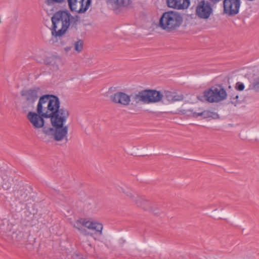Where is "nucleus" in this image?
<instances>
[{
  "label": "nucleus",
  "mask_w": 259,
  "mask_h": 259,
  "mask_svg": "<svg viewBox=\"0 0 259 259\" xmlns=\"http://www.w3.org/2000/svg\"><path fill=\"white\" fill-rule=\"evenodd\" d=\"M59 97L53 94L41 96L36 107V112L29 111L27 118L35 128H42L46 136H51L55 141L66 138L68 126L64 125L69 116V111L60 107Z\"/></svg>",
  "instance_id": "f257e3e1"
},
{
  "label": "nucleus",
  "mask_w": 259,
  "mask_h": 259,
  "mask_svg": "<svg viewBox=\"0 0 259 259\" xmlns=\"http://www.w3.org/2000/svg\"><path fill=\"white\" fill-rule=\"evenodd\" d=\"M183 22V17L178 12L169 11L161 15L159 25L163 30L171 32L178 29Z\"/></svg>",
  "instance_id": "f03ea898"
},
{
  "label": "nucleus",
  "mask_w": 259,
  "mask_h": 259,
  "mask_svg": "<svg viewBox=\"0 0 259 259\" xmlns=\"http://www.w3.org/2000/svg\"><path fill=\"white\" fill-rule=\"evenodd\" d=\"M204 99L209 103H217L226 99L227 94L222 84H215L211 88L204 91L203 93Z\"/></svg>",
  "instance_id": "7ed1b4c3"
},
{
  "label": "nucleus",
  "mask_w": 259,
  "mask_h": 259,
  "mask_svg": "<svg viewBox=\"0 0 259 259\" xmlns=\"http://www.w3.org/2000/svg\"><path fill=\"white\" fill-rule=\"evenodd\" d=\"M40 88L34 87L28 90H23L20 94L24 97V103L22 108L24 113L31 111L34 108V104L38 97V92Z\"/></svg>",
  "instance_id": "20e7f679"
},
{
  "label": "nucleus",
  "mask_w": 259,
  "mask_h": 259,
  "mask_svg": "<svg viewBox=\"0 0 259 259\" xmlns=\"http://www.w3.org/2000/svg\"><path fill=\"white\" fill-rule=\"evenodd\" d=\"M73 227L76 228L80 232L83 234H87V230L83 227L89 229L95 230L99 232L101 235L102 233L103 225L97 222L90 221L85 218H80L74 223Z\"/></svg>",
  "instance_id": "39448f33"
},
{
  "label": "nucleus",
  "mask_w": 259,
  "mask_h": 259,
  "mask_svg": "<svg viewBox=\"0 0 259 259\" xmlns=\"http://www.w3.org/2000/svg\"><path fill=\"white\" fill-rule=\"evenodd\" d=\"M213 12V6L205 0L198 1L195 9L196 15L200 19H208Z\"/></svg>",
  "instance_id": "423d86ee"
},
{
  "label": "nucleus",
  "mask_w": 259,
  "mask_h": 259,
  "mask_svg": "<svg viewBox=\"0 0 259 259\" xmlns=\"http://www.w3.org/2000/svg\"><path fill=\"white\" fill-rule=\"evenodd\" d=\"M70 17L71 14L67 10H60L51 17L52 23H54V29L57 27V24L61 21L62 26L69 28L71 23Z\"/></svg>",
  "instance_id": "0eeeda50"
},
{
  "label": "nucleus",
  "mask_w": 259,
  "mask_h": 259,
  "mask_svg": "<svg viewBox=\"0 0 259 259\" xmlns=\"http://www.w3.org/2000/svg\"><path fill=\"white\" fill-rule=\"evenodd\" d=\"M223 12L229 16H234L239 12L240 0H224Z\"/></svg>",
  "instance_id": "6e6552de"
},
{
  "label": "nucleus",
  "mask_w": 259,
  "mask_h": 259,
  "mask_svg": "<svg viewBox=\"0 0 259 259\" xmlns=\"http://www.w3.org/2000/svg\"><path fill=\"white\" fill-rule=\"evenodd\" d=\"M110 98L112 102L123 106L129 105L131 101V96L122 92H116L113 95H111Z\"/></svg>",
  "instance_id": "1a4fd4ad"
},
{
  "label": "nucleus",
  "mask_w": 259,
  "mask_h": 259,
  "mask_svg": "<svg viewBox=\"0 0 259 259\" xmlns=\"http://www.w3.org/2000/svg\"><path fill=\"white\" fill-rule=\"evenodd\" d=\"M146 104L154 103L160 102L163 95L160 91L153 89H146Z\"/></svg>",
  "instance_id": "9d476101"
},
{
  "label": "nucleus",
  "mask_w": 259,
  "mask_h": 259,
  "mask_svg": "<svg viewBox=\"0 0 259 259\" xmlns=\"http://www.w3.org/2000/svg\"><path fill=\"white\" fill-rule=\"evenodd\" d=\"M166 3L168 8L177 10H184L189 7L190 0H166Z\"/></svg>",
  "instance_id": "9b49d317"
},
{
  "label": "nucleus",
  "mask_w": 259,
  "mask_h": 259,
  "mask_svg": "<svg viewBox=\"0 0 259 259\" xmlns=\"http://www.w3.org/2000/svg\"><path fill=\"white\" fill-rule=\"evenodd\" d=\"M69 9L70 11L73 12L75 11V6L78 2L77 0H67ZM65 2V0H46L45 3L48 6H53L56 4H61ZM85 3L91 5L92 0H87Z\"/></svg>",
  "instance_id": "f8f14e48"
},
{
  "label": "nucleus",
  "mask_w": 259,
  "mask_h": 259,
  "mask_svg": "<svg viewBox=\"0 0 259 259\" xmlns=\"http://www.w3.org/2000/svg\"><path fill=\"white\" fill-rule=\"evenodd\" d=\"M186 113L189 115H192L194 118H197L199 116H202L204 118H207L209 117H212L215 118L217 116H218V114L213 112H211L207 110H205L201 112H194L193 109H188Z\"/></svg>",
  "instance_id": "ddd939ff"
},
{
  "label": "nucleus",
  "mask_w": 259,
  "mask_h": 259,
  "mask_svg": "<svg viewBox=\"0 0 259 259\" xmlns=\"http://www.w3.org/2000/svg\"><path fill=\"white\" fill-rule=\"evenodd\" d=\"M146 90H144L140 91L137 94H132L131 95V99L132 98L133 103L132 105H136L140 102H143L146 104Z\"/></svg>",
  "instance_id": "4468645a"
},
{
  "label": "nucleus",
  "mask_w": 259,
  "mask_h": 259,
  "mask_svg": "<svg viewBox=\"0 0 259 259\" xmlns=\"http://www.w3.org/2000/svg\"><path fill=\"white\" fill-rule=\"evenodd\" d=\"M61 60L60 58L56 55H51L50 56H47L44 59V64L46 65L52 66L56 67L58 68V63Z\"/></svg>",
  "instance_id": "2eb2a0df"
},
{
  "label": "nucleus",
  "mask_w": 259,
  "mask_h": 259,
  "mask_svg": "<svg viewBox=\"0 0 259 259\" xmlns=\"http://www.w3.org/2000/svg\"><path fill=\"white\" fill-rule=\"evenodd\" d=\"M117 8H126L132 4V0H109Z\"/></svg>",
  "instance_id": "dca6fc26"
},
{
  "label": "nucleus",
  "mask_w": 259,
  "mask_h": 259,
  "mask_svg": "<svg viewBox=\"0 0 259 259\" xmlns=\"http://www.w3.org/2000/svg\"><path fill=\"white\" fill-rule=\"evenodd\" d=\"M57 28V27L54 29V23H52L51 28L52 34L53 36H55L56 37L62 36L63 34H64L66 33L67 29H68V27H66L64 26H62L61 28L58 31L56 30Z\"/></svg>",
  "instance_id": "f3484780"
},
{
  "label": "nucleus",
  "mask_w": 259,
  "mask_h": 259,
  "mask_svg": "<svg viewBox=\"0 0 259 259\" xmlns=\"http://www.w3.org/2000/svg\"><path fill=\"white\" fill-rule=\"evenodd\" d=\"M136 203L139 207H142L144 210H149V202L146 200H142L141 198H139L136 200Z\"/></svg>",
  "instance_id": "a211bd4d"
},
{
  "label": "nucleus",
  "mask_w": 259,
  "mask_h": 259,
  "mask_svg": "<svg viewBox=\"0 0 259 259\" xmlns=\"http://www.w3.org/2000/svg\"><path fill=\"white\" fill-rule=\"evenodd\" d=\"M90 6V4H88V3H85V6H84V4L81 5L79 9L78 10L76 9V7H75V11H74V12H75L79 14L84 13L88 10Z\"/></svg>",
  "instance_id": "6ab92c4d"
},
{
  "label": "nucleus",
  "mask_w": 259,
  "mask_h": 259,
  "mask_svg": "<svg viewBox=\"0 0 259 259\" xmlns=\"http://www.w3.org/2000/svg\"><path fill=\"white\" fill-rule=\"evenodd\" d=\"M83 42L82 40L79 39L77 41H76L74 44V49L75 51L78 53L80 52L83 49Z\"/></svg>",
  "instance_id": "aec40b11"
},
{
  "label": "nucleus",
  "mask_w": 259,
  "mask_h": 259,
  "mask_svg": "<svg viewBox=\"0 0 259 259\" xmlns=\"http://www.w3.org/2000/svg\"><path fill=\"white\" fill-rule=\"evenodd\" d=\"M174 93L170 91H165L163 97L169 102H172Z\"/></svg>",
  "instance_id": "412c9836"
},
{
  "label": "nucleus",
  "mask_w": 259,
  "mask_h": 259,
  "mask_svg": "<svg viewBox=\"0 0 259 259\" xmlns=\"http://www.w3.org/2000/svg\"><path fill=\"white\" fill-rule=\"evenodd\" d=\"M11 187V184L10 182L7 180V178H4L3 179V182L2 184V187L5 190H8Z\"/></svg>",
  "instance_id": "4be33fe9"
},
{
  "label": "nucleus",
  "mask_w": 259,
  "mask_h": 259,
  "mask_svg": "<svg viewBox=\"0 0 259 259\" xmlns=\"http://www.w3.org/2000/svg\"><path fill=\"white\" fill-rule=\"evenodd\" d=\"M244 85L241 82H237L235 85V89L239 91H242L244 89Z\"/></svg>",
  "instance_id": "5701e85b"
},
{
  "label": "nucleus",
  "mask_w": 259,
  "mask_h": 259,
  "mask_svg": "<svg viewBox=\"0 0 259 259\" xmlns=\"http://www.w3.org/2000/svg\"><path fill=\"white\" fill-rule=\"evenodd\" d=\"M172 98V102H174L176 101H180L183 100L184 97L182 95H174Z\"/></svg>",
  "instance_id": "b1692460"
},
{
  "label": "nucleus",
  "mask_w": 259,
  "mask_h": 259,
  "mask_svg": "<svg viewBox=\"0 0 259 259\" xmlns=\"http://www.w3.org/2000/svg\"><path fill=\"white\" fill-rule=\"evenodd\" d=\"M80 17L78 15H76L75 16H72L71 15V17H70L71 21L72 20V22L73 24H76L77 21H79Z\"/></svg>",
  "instance_id": "393cba45"
},
{
  "label": "nucleus",
  "mask_w": 259,
  "mask_h": 259,
  "mask_svg": "<svg viewBox=\"0 0 259 259\" xmlns=\"http://www.w3.org/2000/svg\"><path fill=\"white\" fill-rule=\"evenodd\" d=\"M253 89L256 92H259V79L255 80L253 83Z\"/></svg>",
  "instance_id": "a878e982"
},
{
  "label": "nucleus",
  "mask_w": 259,
  "mask_h": 259,
  "mask_svg": "<svg viewBox=\"0 0 259 259\" xmlns=\"http://www.w3.org/2000/svg\"><path fill=\"white\" fill-rule=\"evenodd\" d=\"M238 98H239V96L238 95H236L235 97L234 98V100H231L230 101V103L232 104H233L235 106H236V105L239 103L238 101Z\"/></svg>",
  "instance_id": "bb28decb"
},
{
  "label": "nucleus",
  "mask_w": 259,
  "mask_h": 259,
  "mask_svg": "<svg viewBox=\"0 0 259 259\" xmlns=\"http://www.w3.org/2000/svg\"><path fill=\"white\" fill-rule=\"evenodd\" d=\"M235 94H232L230 96H231V98H230V100L231 101V100H234V98L235 97Z\"/></svg>",
  "instance_id": "cd10ccee"
},
{
  "label": "nucleus",
  "mask_w": 259,
  "mask_h": 259,
  "mask_svg": "<svg viewBox=\"0 0 259 259\" xmlns=\"http://www.w3.org/2000/svg\"><path fill=\"white\" fill-rule=\"evenodd\" d=\"M84 0H80L79 3H80V5L84 4Z\"/></svg>",
  "instance_id": "c85d7f7f"
},
{
  "label": "nucleus",
  "mask_w": 259,
  "mask_h": 259,
  "mask_svg": "<svg viewBox=\"0 0 259 259\" xmlns=\"http://www.w3.org/2000/svg\"><path fill=\"white\" fill-rule=\"evenodd\" d=\"M127 196L130 197H132L133 195H132V194L131 193H127Z\"/></svg>",
  "instance_id": "c756f323"
},
{
  "label": "nucleus",
  "mask_w": 259,
  "mask_h": 259,
  "mask_svg": "<svg viewBox=\"0 0 259 259\" xmlns=\"http://www.w3.org/2000/svg\"><path fill=\"white\" fill-rule=\"evenodd\" d=\"M70 49V48H66V50L67 51Z\"/></svg>",
  "instance_id": "7c9ffc66"
},
{
  "label": "nucleus",
  "mask_w": 259,
  "mask_h": 259,
  "mask_svg": "<svg viewBox=\"0 0 259 259\" xmlns=\"http://www.w3.org/2000/svg\"><path fill=\"white\" fill-rule=\"evenodd\" d=\"M149 210H152V209L150 207H149Z\"/></svg>",
  "instance_id": "2f4dec72"
}]
</instances>
